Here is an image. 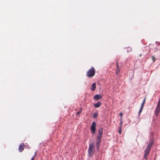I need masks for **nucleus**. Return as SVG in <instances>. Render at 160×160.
<instances>
[{"mask_svg":"<svg viewBox=\"0 0 160 160\" xmlns=\"http://www.w3.org/2000/svg\"><path fill=\"white\" fill-rule=\"evenodd\" d=\"M94 152V146L93 143H91L89 145L88 149V154L89 156H92Z\"/></svg>","mask_w":160,"mask_h":160,"instance_id":"f257e3e1","label":"nucleus"},{"mask_svg":"<svg viewBox=\"0 0 160 160\" xmlns=\"http://www.w3.org/2000/svg\"><path fill=\"white\" fill-rule=\"evenodd\" d=\"M153 144V142L152 141L151 142H149L147 148L145 150V153L144 155V157L145 158H146L147 155L148 154L150 151V148Z\"/></svg>","mask_w":160,"mask_h":160,"instance_id":"f03ea898","label":"nucleus"},{"mask_svg":"<svg viewBox=\"0 0 160 160\" xmlns=\"http://www.w3.org/2000/svg\"><path fill=\"white\" fill-rule=\"evenodd\" d=\"M102 134H98L96 139V147L97 149H98L100 144L101 143V140L102 138Z\"/></svg>","mask_w":160,"mask_h":160,"instance_id":"7ed1b4c3","label":"nucleus"},{"mask_svg":"<svg viewBox=\"0 0 160 160\" xmlns=\"http://www.w3.org/2000/svg\"><path fill=\"white\" fill-rule=\"evenodd\" d=\"M95 71L94 68L92 67L87 72V76L90 77H91L94 76L95 74Z\"/></svg>","mask_w":160,"mask_h":160,"instance_id":"20e7f679","label":"nucleus"},{"mask_svg":"<svg viewBox=\"0 0 160 160\" xmlns=\"http://www.w3.org/2000/svg\"><path fill=\"white\" fill-rule=\"evenodd\" d=\"M160 112V98L158 103L157 106L155 111V114L157 116L158 115Z\"/></svg>","mask_w":160,"mask_h":160,"instance_id":"39448f33","label":"nucleus"},{"mask_svg":"<svg viewBox=\"0 0 160 160\" xmlns=\"http://www.w3.org/2000/svg\"><path fill=\"white\" fill-rule=\"evenodd\" d=\"M96 123L95 122H93L91 127V132L92 134H94L96 131Z\"/></svg>","mask_w":160,"mask_h":160,"instance_id":"423d86ee","label":"nucleus"},{"mask_svg":"<svg viewBox=\"0 0 160 160\" xmlns=\"http://www.w3.org/2000/svg\"><path fill=\"white\" fill-rule=\"evenodd\" d=\"M102 98V96L101 95L97 94L94 97V99L95 100H97L100 99Z\"/></svg>","mask_w":160,"mask_h":160,"instance_id":"0eeeda50","label":"nucleus"},{"mask_svg":"<svg viewBox=\"0 0 160 160\" xmlns=\"http://www.w3.org/2000/svg\"><path fill=\"white\" fill-rule=\"evenodd\" d=\"M23 146L24 144L23 143H22L20 144L18 150L20 152H22L23 149Z\"/></svg>","mask_w":160,"mask_h":160,"instance_id":"6e6552de","label":"nucleus"},{"mask_svg":"<svg viewBox=\"0 0 160 160\" xmlns=\"http://www.w3.org/2000/svg\"><path fill=\"white\" fill-rule=\"evenodd\" d=\"M96 87V84L94 82L92 83L91 87V89L92 91H94L95 90Z\"/></svg>","mask_w":160,"mask_h":160,"instance_id":"1a4fd4ad","label":"nucleus"},{"mask_svg":"<svg viewBox=\"0 0 160 160\" xmlns=\"http://www.w3.org/2000/svg\"><path fill=\"white\" fill-rule=\"evenodd\" d=\"M101 105V103L100 102H98L94 104V106L95 108H97L100 107Z\"/></svg>","mask_w":160,"mask_h":160,"instance_id":"9d476101","label":"nucleus"},{"mask_svg":"<svg viewBox=\"0 0 160 160\" xmlns=\"http://www.w3.org/2000/svg\"><path fill=\"white\" fill-rule=\"evenodd\" d=\"M103 128H100L98 130V134H102Z\"/></svg>","mask_w":160,"mask_h":160,"instance_id":"9b49d317","label":"nucleus"},{"mask_svg":"<svg viewBox=\"0 0 160 160\" xmlns=\"http://www.w3.org/2000/svg\"><path fill=\"white\" fill-rule=\"evenodd\" d=\"M98 116V114L97 113H94L93 114V117L94 118H96Z\"/></svg>","mask_w":160,"mask_h":160,"instance_id":"f8f14e48","label":"nucleus"},{"mask_svg":"<svg viewBox=\"0 0 160 160\" xmlns=\"http://www.w3.org/2000/svg\"><path fill=\"white\" fill-rule=\"evenodd\" d=\"M122 132V127H120L119 128V129L118 131V132L119 134H121Z\"/></svg>","mask_w":160,"mask_h":160,"instance_id":"ddd939ff","label":"nucleus"},{"mask_svg":"<svg viewBox=\"0 0 160 160\" xmlns=\"http://www.w3.org/2000/svg\"><path fill=\"white\" fill-rule=\"evenodd\" d=\"M82 112V110H80L79 112L77 113V115H79Z\"/></svg>","mask_w":160,"mask_h":160,"instance_id":"4468645a","label":"nucleus"},{"mask_svg":"<svg viewBox=\"0 0 160 160\" xmlns=\"http://www.w3.org/2000/svg\"><path fill=\"white\" fill-rule=\"evenodd\" d=\"M152 58L153 61L154 62L155 60V58L153 56H152Z\"/></svg>","mask_w":160,"mask_h":160,"instance_id":"2eb2a0df","label":"nucleus"},{"mask_svg":"<svg viewBox=\"0 0 160 160\" xmlns=\"http://www.w3.org/2000/svg\"><path fill=\"white\" fill-rule=\"evenodd\" d=\"M132 51V49L130 48H128V49L127 51V52H129Z\"/></svg>","mask_w":160,"mask_h":160,"instance_id":"dca6fc26","label":"nucleus"},{"mask_svg":"<svg viewBox=\"0 0 160 160\" xmlns=\"http://www.w3.org/2000/svg\"><path fill=\"white\" fill-rule=\"evenodd\" d=\"M142 109H140V110L139 112V115L140 114V113H141V112H142Z\"/></svg>","mask_w":160,"mask_h":160,"instance_id":"f3484780","label":"nucleus"},{"mask_svg":"<svg viewBox=\"0 0 160 160\" xmlns=\"http://www.w3.org/2000/svg\"><path fill=\"white\" fill-rule=\"evenodd\" d=\"M145 98H144V100H143V102L142 103V104L143 105L144 104L145 102Z\"/></svg>","mask_w":160,"mask_h":160,"instance_id":"a211bd4d","label":"nucleus"},{"mask_svg":"<svg viewBox=\"0 0 160 160\" xmlns=\"http://www.w3.org/2000/svg\"><path fill=\"white\" fill-rule=\"evenodd\" d=\"M143 106L144 105L142 104L141 105V109H142L143 108Z\"/></svg>","mask_w":160,"mask_h":160,"instance_id":"6ab92c4d","label":"nucleus"},{"mask_svg":"<svg viewBox=\"0 0 160 160\" xmlns=\"http://www.w3.org/2000/svg\"><path fill=\"white\" fill-rule=\"evenodd\" d=\"M119 115H120V116H121V119L122 118V112H120L119 113Z\"/></svg>","mask_w":160,"mask_h":160,"instance_id":"aec40b11","label":"nucleus"},{"mask_svg":"<svg viewBox=\"0 0 160 160\" xmlns=\"http://www.w3.org/2000/svg\"><path fill=\"white\" fill-rule=\"evenodd\" d=\"M36 153H37V152H35V154H34V156L33 157H34V158H35V157H36Z\"/></svg>","mask_w":160,"mask_h":160,"instance_id":"412c9836","label":"nucleus"},{"mask_svg":"<svg viewBox=\"0 0 160 160\" xmlns=\"http://www.w3.org/2000/svg\"><path fill=\"white\" fill-rule=\"evenodd\" d=\"M122 122L121 121L120 122V127H122Z\"/></svg>","mask_w":160,"mask_h":160,"instance_id":"4be33fe9","label":"nucleus"},{"mask_svg":"<svg viewBox=\"0 0 160 160\" xmlns=\"http://www.w3.org/2000/svg\"><path fill=\"white\" fill-rule=\"evenodd\" d=\"M118 68V64H117V69L118 70V72H119V69Z\"/></svg>","mask_w":160,"mask_h":160,"instance_id":"5701e85b","label":"nucleus"},{"mask_svg":"<svg viewBox=\"0 0 160 160\" xmlns=\"http://www.w3.org/2000/svg\"><path fill=\"white\" fill-rule=\"evenodd\" d=\"M34 159V157H33L31 159V160H33Z\"/></svg>","mask_w":160,"mask_h":160,"instance_id":"b1692460","label":"nucleus"}]
</instances>
